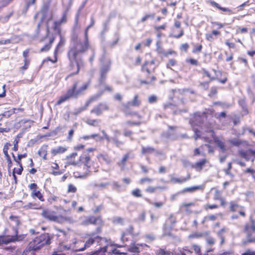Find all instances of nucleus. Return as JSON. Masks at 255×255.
Instances as JSON below:
<instances>
[{
  "instance_id": "1",
  "label": "nucleus",
  "mask_w": 255,
  "mask_h": 255,
  "mask_svg": "<svg viewBox=\"0 0 255 255\" xmlns=\"http://www.w3.org/2000/svg\"><path fill=\"white\" fill-rule=\"evenodd\" d=\"M79 84L78 81H74L72 86L67 90L66 93L59 98L56 105H60L71 98L76 99L80 95H83L85 91L88 89L90 82L84 83L81 86H79Z\"/></svg>"
},
{
  "instance_id": "2",
  "label": "nucleus",
  "mask_w": 255,
  "mask_h": 255,
  "mask_svg": "<svg viewBox=\"0 0 255 255\" xmlns=\"http://www.w3.org/2000/svg\"><path fill=\"white\" fill-rule=\"evenodd\" d=\"M102 232V228L99 227L96 228L95 232H91L85 235V239L86 241L84 244L83 247L79 248V246L82 242H77L76 243V251H82L85 249L90 248L95 243H96L98 245H100L103 243L106 242L107 239L105 238L99 236L98 234L101 233Z\"/></svg>"
},
{
  "instance_id": "3",
  "label": "nucleus",
  "mask_w": 255,
  "mask_h": 255,
  "mask_svg": "<svg viewBox=\"0 0 255 255\" xmlns=\"http://www.w3.org/2000/svg\"><path fill=\"white\" fill-rule=\"evenodd\" d=\"M90 47L89 40H79L69 48L67 54L69 60H76L78 55L87 52Z\"/></svg>"
},
{
  "instance_id": "4",
  "label": "nucleus",
  "mask_w": 255,
  "mask_h": 255,
  "mask_svg": "<svg viewBox=\"0 0 255 255\" xmlns=\"http://www.w3.org/2000/svg\"><path fill=\"white\" fill-rule=\"evenodd\" d=\"M141 105V101L138 95H135L131 101L126 103H123L121 105V111L126 116H136L138 120H141L142 117L137 112L130 111V107H139Z\"/></svg>"
},
{
  "instance_id": "5",
  "label": "nucleus",
  "mask_w": 255,
  "mask_h": 255,
  "mask_svg": "<svg viewBox=\"0 0 255 255\" xmlns=\"http://www.w3.org/2000/svg\"><path fill=\"white\" fill-rule=\"evenodd\" d=\"M42 217L50 222H54L59 224H63L70 221V218L62 215H57L54 211L45 208L41 213Z\"/></svg>"
},
{
  "instance_id": "6",
  "label": "nucleus",
  "mask_w": 255,
  "mask_h": 255,
  "mask_svg": "<svg viewBox=\"0 0 255 255\" xmlns=\"http://www.w3.org/2000/svg\"><path fill=\"white\" fill-rule=\"evenodd\" d=\"M69 61V64L66 69V72L68 73L65 77L66 80L73 76L79 74L81 67L84 66V62L81 58L79 60L77 58L76 60H71Z\"/></svg>"
},
{
  "instance_id": "7",
  "label": "nucleus",
  "mask_w": 255,
  "mask_h": 255,
  "mask_svg": "<svg viewBox=\"0 0 255 255\" xmlns=\"http://www.w3.org/2000/svg\"><path fill=\"white\" fill-rule=\"evenodd\" d=\"M229 209L231 212L235 213L238 212V214H233L231 216V219L233 220L238 219L239 216L244 218L247 216L245 207L240 205L236 201H231L230 202Z\"/></svg>"
},
{
  "instance_id": "8",
  "label": "nucleus",
  "mask_w": 255,
  "mask_h": 255,
  "mask_svg": "<svg viewBox=\"0 0 255 255\" xmlns=\"http://www.w3.org/2000/svg\"><path fill=\"white\" fill-rule=\"evenodd\" d=\"M211 27L214 28L216 27V29H213L211 32L206 33L205 37L208 41H213L215 39L221 35V31L220 29L223 28L224 26V24L217 21H211Z\"/></svg>"
},
{
  "instance_id": "9",
  "label": "nucleus",
  "mask_w": 255,
  "mask_h": 255,
  "mask_svg": "<svg viewBox=\"0 0 255 255\" xmlns=\"http://www.w3.org/2000/svg\"><path fill=\"white\" fill-rule=\"evenodd\" d=\"M80 165L83 164L89 172L96 171L97 170V164L92 160L88 153H83L80 156Z\"/></svg>"
},
{
  "instance_id": "10",
  "label": "nucleus",
  "mask_w": 255,
  "mask_h": 255,
  "mask_svg": "<svg viewBox=\"0 0 255 255\" xmlns=\"http://www.w3.org/2000/svg\"><path fill=\"white\" fill-rule=\"evenodd\" d=\"M28 187L31 191L30 196L33 199H38L41 202L45 201L43 194L39 189V187L36 183H30L28 185Z\"/></svg>"
},
{
  "instance_id": "11",
  "label": "nucleus",
  "mask_w": 255,
  "mask_h": 255,
  "mask_svg": "<svg viewBox=\"0 0 255 255\" xmlns=\"http://www.w3.org/2000/svg\"><path fill=\"white\" fill-rule=\"evenodd\" d=\"M199 72L202 74V79H204L205 77L209 78V81H203L200 82L199 83L200 86L203 88L204 90H207L209 88L210 83L215 80L216 78L212 76L210 72L204 68H202Z\"/></svg>"
},
{
  "instance_id": "12",
  "label": "nucleus",
  "mask_w": 255,
  "mask_h": 255,
  "mask_svg": "<svg viewBox=\"0 0 255 255\" xmlns=\"http://www.w3.org/2000/svg\"><path fill=\"white\" fill-rule=\"evenodd\" d=\"M184 34L183 28L181 27V21L176 20L174 25L171 28V36L174 38L178 39Z\"/></svg>"
},
{
  "instance_id": "13",
  "label": "nucleus",
  "mask_w": 255,
  "mask_h": 255,
  "mask_svg": "<svg viewBox=\"0 0 255 255\" xmlns=\"http://www.w3.org/2000/svg\"><path fill=\"white\" fill-rule=\"evenodd\" d=\"M67 166H80V156H78L77 152H72L67 155L65 158Z\"/></svg>"
},
{
  "instance_id": "14",
  "label": "nucleus",
  "mask_w": 255,
  "mask_h": 255,
  "mask_svg": "<svg viewBox=\"0 0 255 255\" xmlns=\"http://www.w3.org/2000/svg\"><path fill=\"white\" fill-rule=\"evenodd\" d=\"M109 110L110 107L107 103L101 102L91 110L90 113L95 114L97 116H99L102 115L103 112L108 111Z\"/></svg>"
},
{
  "instance_id": "15",
  "label": "nucleus",
  "mask_w": 255,
  "mask_h": 255,
  "mask_svg": "<svg viewBox=\"0 0 255 255\" xmlns=\"http://www.w3.org/2000/svg\"><path fill=\"white\" fill-rule=\"evenodd\" d=\"M112 62L109 60L107 63L103 64L99 71V81L100 83L104 82L107 77V75L111 69Z\"/></svg>"
},
{
  "instance_id": "16",
  "label": "nucleus",
  "mask_w": 255,
  "mask_h": 255,
  "mask_svg": "<svg viewBox=\"0 0 255 255\" xmlns=\"http://www.w3.org/2000/svg\"><path fill=\"white\" fill-rule=\"evenodd\" d=\"M104 221L103 220L101 216H89L86 217L82 222V225L84 226H88L89 225H103L104 224Z\"/></svg>"
},
{
  "instance_id": "17",
  "label": "nucleus",
  "mask_w": 255,
  "mask_h": 255,
  "mask_svg": "<svg viewBox=\"0 0 255 255\" xmlns=\"http://www.w3.org/2000/svg\"><path fill=\"white\" fill-rule=\"evenodd\" d=\"M22 238L21 236H4L0 235V246L3 245H7L12 242L19 241L22 240Z\"/></svg>"
},
{
  "instance_id": "18",
  "label": "nucleus",
  "mask_w": 255,
  "mask_h": 255,
  "mask_svg": "<svg viewBox=\"0 0 255 255\" xmlns=\"http://www.w3.org/2000/svg\"><path fill=\"white\" fill-rule=\"evenodd\" d=\"M29 52V49H26L22 52L24 65L19 67V71L22 74L28 69L30 64V59L28 58Z\"/></svg>"
},
{
  "instance_id": "19",
  "label": "nucleus",
  "mask_w": 255,
  "mask_h": 255,
  "mask_svg": "<svg viewBox=\"0 0 255 255\" xmlns=\"http://www.w3.org/2000/svg\"><path fill=\"white\" fill-rule=\"evenodd\" d=\"M242 232L244 235L255 233V220L250 219L249 222L245 223L242 228Z\"/></svg>"
},
{
  "instance_id": "20",
  "label": "nucleus",
  "mask_w": 255,
  "mask_h": 255,
  "mask_svg": "<svg viewBox=\"0 0 255 255\" xmlns=\"http://www.w3.org/2000/svg\"><path fill=\"white\" fill-rule=\"evenodd\" d=\"M37 238L43 248L45 246H48L51 244V241L53 238V235H51L48 233H44L37 236Z\"/></svg>"
},
{
  "instance_id": "21",
  "label": "nucleus",
  "mask_w": 255,
  "mask_h": 255,
  "mask_svg": "<svg viewBox=\"0 0 255 255\" xmlns=\"http://www.w3.org/2000/svg\"><path fill=\"white\" fill-rule=\"evenodd\" d=\"M9 225L14 229L15 235H17L18 228L21 224L20 217L18 216L11 215L9 217Z\"/></svg>"
},
{
  "instance_id": "22",
  "label": "nucleus",
  "mask_w": 255,
  "mask_h": 255,
  "mask_svg": "<svg viewBox=\"0 0 255 255\" xmlns=\"http://www.w3.org/2000/svg\"><path fill=\"white\" fill-rule=\"evenodd\" d=\"M156 67L157 65L153 60L147 61L142 65L141 71L142 72L154 73Z\"/></svg>"
},
{
  "instance_id": "23",
  "label": "nucleus",
  "mask_w": 255,
  "mask_h": 255,
  "mask_svg": "<svg viewBox=\"0 0 255 255\" xmlns=\"http://www.w3.org/2000/svg\"><path fill=\"white\" fill-rule=\"evenodd\" d=\"M99 246V249L94 252L91 255H105L108 248L112 246V244L110 240H107L106 242L103 243Z\"/></svg>"
},
{
  "instance_id": "24",
  "label": "nucleus",
  "mask_w": 255,
  "mask_h": 255,
  "mask_svg": "<svg viewBox=\"0 0 255 255\" xmlns=\"http://www.w3.org/2000/svg\"><path fill=\"white\" fill-rule=\"evenodd\" d=\"M144 79H141L140 83L141 84L149 85L152 84L156 80V77L154 73L148 72H142Z\"/></svg>"
},
{
  "instance_id": "25",
  "label": "nucleus",
  "mask_w": 255,
  "mask_h": 255,
  "mask_svg": "<svg viewBox=\"0 0 255 255\" xmlns=\"http://www.w3.org/2000/svg\"><path fill=\"white\" fill-rule=\"evenodd\" d=\"M195 205L196 204L194 202L183 203L179 206V211L186 214H191L193 213L191 207L195 206Z\"/></svg>"
},
{
  "instance_id": "26",
  "label": "nucleus",
  "mask_w": 255,
  "mask_h": 255,
  "mask_svg": "<svg viewBox=\"0 0 255 255\" xmlns=\"http://www.w3.org/2000/svg\"><path fill=\"white\" fill-rule=\"evenodd\" d=\"M245 238L241 242V246H246L250 244H255V233H249L245 234Z\"/></svg>"
},
{
  "instance_id": "27",
  "label": "nucleus",
  "mask_w": 255,
  "mask_h": 255,
  "mask_svg": "<svg viewBox=\"0 0 255 255\" xmlns=\"http://www.w3.org/2000/svg\"><path fill=\"white\" fill-rule=\"evenodd\" d=\"M212 190H215L213 199L215 201H220V206L225 207L227 205V202L225 199L222 197V191L216 187L212 188Z\"/></svg>"
},
{
  "instance_id": "28",
  "label": "nucleus",
  "mask_w": 255,
  "mask_h": 255,
  "mask_svg": "<svg viewBox=\"0 0 255 255\" xmlns=\"http://www.w3.org/2000/svg\"><path fill=\"white\" fill-rule=\"evenodd\" d=\"M37 237H35L33 240L29 242L27 247V250L29 251H36L42 248Z\"/></svg>"
},
{
  "instance_id": "29",
  "label": "nucleus",
  "mask_w": 255,
  "mask_h": 255,
  "mask_svg": "<svg viewBox=\"0 0 255 255\" xmlns=\"http://www.w3.org/2000/svg\"><path fill=\"white\" fill-rule=\"evenodd\" d=\"M212 133V138L214 142L221 149L223 152L227 150L226 145L223 141L220 140L216 135L215 131L213 129L210 131Z\"/></svg>"
},
{
  "instance_id": "30",
  "label": "nucleus",
  "mask_w": 255,
  "mask_h": 255,
  "mask_svg": "<svg viewBox=\"0 0 255 255\" xmlns=\"http://www.w3.org/2000/svg\"><path fill=\"white\" fill-rule=\"evenodd\" d=\"M58 34L59 35L60 39L54 49L55 55L58 54L60 49L64 47L66 43V39L65 37L62 35L60 29H58Z\"/></svg>"
},
{
  "instance_id": "31",
  "label": "nucleus",
  "mask_w": 255,
  "mask_h": 255,
  "mask_svg": "<svg viewBox=\"0 0 255 255\" xmlns=\"http://www.w3.org/2000/svg\"><path fill=\"white\" fill-rule=\"evenodd\" d=\"M68 150V147L66 146H59L51 150V154L53 156L64 153Z\"/></svg>"
},
{
  "instance_id": "32",
  "label": "nucleus",
  "mask_w": 255,
  "mask_h": 255,
  "mask_svg": "<svg viewBox=\"0 0 255 255\" xmlns=\"http://www.w3.org/2000/svg\"><path fill=\"white\" fill-rule=\"evenodd\" d=\"M209 3L212 6L216 7L217 8H218V9H219L222 11L226 12L229 15L232 14L234 13V12L232 9H230L228 7H222L215 1L211 0L209 1Z\"/></svg>"
},
{
  "instance_id": "33",
  "label": "nucleus",
  "mask_w": 255,
  "mask_h": 255,
  "mask_svg": "<svg viewBox=\"0 0 255 255\" xmlns=\"http://www.w3.org/2000/svg\"><path fill=\"white\" fill-rule=\"evenodd\" d=\"M207 163H208V160L206 158H203L195 162L192 166V167L197 171H201L203 169V167Z\"/></svg>"
},
{
  "instance_id": "34",
  "label": "nucleus",
  "mask_w": 255,
  "mask_h": 255,
  "mask_svg": "<svg viewBox=\"0 0 255 255\" xmlns=\"http://www.w3.org/2000/svg\"><path fill=\"white\" fill-rule=\"evenodd\" d=\"M99 97V96L98 95H94L90 97L85 102L84 106L79 110V113L86 110L91 105L93 102L96 101L98 100Z\"/></svg>"
},
{
  "instance_id": "35",
  "label": "nucleus",
  "mask_w": 255,
  "mask_h": 255,
  "mask_svg": "<svg viewBox=\"0 0 255 255\" xmlns=\"http://www.w3.org/2000/svg\"><path fill=\"white\" fill-rule=\"evenodd\" d=\"M48 144L42 145L38 151V155L41 157L43 160H47L48 154Z\"/></svg>"
},
{
  "instance_id": "36",
  "label": "nucleus",
  "mask_w": 255,
  "mask_h": 255,
  "mask_svg": "<svg viewBox=\"0 0 255 255\" xmlns=\"http://www.w3.org/2000/svg\"><path fill=\"white\" fill-rule=\"evenodd\" d=\"M55 37L52 36L49 38L48 42L45 44L42 47H41L39 50L40 52H46L50 50L51 49L52 44L55 41Z\"/></svg>"
},
{
  "instance_id": "37",
  "label": "nucleus",
  "mask_w": 255,
  "mask_h": 255,
  "mask_svg": "<svg viewBox=\"0 0 255 255\" xmlns=\"http://www.w3.org/2000/svg\"><path fill=\"white\" fill-rule=\"evenodd\" d=\"M191 179V176L189 174H188L185 177L178 178L174 177H171L170 181L171 183L173 184L178 183L182 184L183 183L186 182L187 181Z\"/></svg>"
},
{
  "instance_id": "38",
  "label": "nucleus",
  "mask_w": 255,
  "mask_h": 255,
  "mask_svg": "<svg viewBox=\"0 0 255 255\" xmlns=\"http://www.w3.org/2000/svg\"><path fill=\"white\" fill-rule=\"evenodd\" d=\"M199 190H203V186L199 185V186H194L190 187H186V188L183 189L180 192V193L181 194H184L186 192L192 193L195 191Z\"/></svg>"
},
{
  "instance_id": "39",
  "label": "nucleus",
  "mask_w": 255,
  "mask_h": 255,
  "mask_svg": "<svg viewBox=\"0 0 255 255\" xmlns=\"http://www.w3.org/2000/svg\"><path fill=\"white\" fill-rule=\"evenodd\" d=\"M142 59L140 56H137L135 58H131L129 61V66L133 68L140 65Z\"/></svg>"
},
{
  "instance_id": "40",
  "label": "nucleus",
  "mask_w": 255,
  "mask_h": 255,
  "mask_svg": "<svg viewBox=\"0 0 255 255\" xmlns=\"http://www.w3.org/2000/svg\"><path fill=\"white\" fill-rule=\"evenodd\" d=\"M25 210H40L42 208L41 206L38 204L34 202H29L23 206Z\"/></svg>"
},
{
  "instance_id": "41",
  "label": "nucleus",
  "mask_w": 255,
  "mask_h": 255,
  "mask_svg": "<svg viewBox=\"0 0 255 255\" xmlns=\"http://www.w3.org/2000/svg\"><path fill=\"white\" fill-rule=\"evenodd\" d=\"M139 246H142V245L136 244L135 243L131 244L128 248V250L131 253H139L140 252V248Z\"/></svg>"
},
{
  "instance_id": "42",
  "label": "nucleus",
  "mask_w": 255,
  "mask_h": 255,
  "mask_svg": "<svg viewBox=\"0 0 255 255\" xmlns=\"http://www.w3.org/2000/svg\"><path fill=\"white\" fill-rule=\"evenodd\" d=\"M129 153H127L124 154L121 160L117 163V165L122 169H124L126 165V162L129 158Z\"/></svg>"
},
{
  "instance_id": "43",
  "label": "nucleus",
  "mask_w": 255,
  "mask_h": 255,
  "mask_svg": "<svg viewBox=\"0 0 255 255\" xmlns=\"http://www.w3.org/2000/svg\"><path fill=\"white\" fill-rule=\"evenodd\" d=\"M238 153L240 156L244 158L246 160L249 161L250 160V156L251 155L249 152V149L248 150H239Z\"/></svg>"
},
{
  "instance_id": "44",
  "label": "nucleus",
  "mask_w": 255,
  "mask_h": 255,
  "mask_svg": "<svg viewBox=\"0 0 255 255\" xmlns=\"http://www.w3.org/2000/svg\"><path fill=\"white\" fill-rule=\"evenodd\" d=\"M100 121L98 119H92L90 118H87L85 122L89 126L92 127H97Z\"/></svg>"
},
{
  "instance_id": "45",
  "label": "nucleus",
  "mask_w": 255,
  "mask_h": 255,
  "mask_svg": "<svg viewBox=\"0 0 255 255\" xmlns=\"http://www.w3.org/2000/svg\"><path fill=\"white\" fill-rule=\"evenodd\" d=\"M27 154L26 153H24L23 154H18L17 155V157H15L13 153H12V157L15 162L17 164V165H20L22 164L21 159L23 158H25L27 156Z\"/></svg>"
},
{
  "instance_id": "46",
  "label": "nucleus",
  "mask_w": 255,
  "mask_h": 255,
  "mask_svg": "<svg viewBox=\"0 0 255 255\" xmlns=\"http://www.w3.org/2000/svg\"><path fill=\"white\" fill-rule=\"evenodd\" d=\"M15 108H13L8 111L4 112L3 113L0 114V115L4 119H8L11 117V115L15 113Z\"/></svg>"
},
{
  "instance_id": "47",
  "label": "nucleus",
  "mask_w": 255,
  "mask_h": 255,
  "mask_svg": "<svg viewBox=\"0 0 255 255\" xmlns=\"http://www.w3.org/2000/svg\"><path fill=\"white\" fill-rule=\"evenodd\" d=\"M51 168L56 170L53 171L52 174L54 175H58L62 173V172L59 170V166L58 164L56 162H52L51 165Z\"/></svg>"
},
{
  "instance_id": "48",
  "label": "nucleus",
  "mask_w": 255,
  "mask_h": 255,
  "mask_svg": "<svg viewBox=\"0 0 255 255\" xmlns=\"http://www.w3.org/2000/svg\"><path fill=\"white\" fill-rule=\"evenodd\" d=\"M155 151V149L150 146L141 147V153L142 154H151Z\"/></svg>"
},
{
  "instance_id": "49",
  "label": "nucleus",
  "mask_w": 255,
  "mask_h": 255,
  "mask_svg": "<svg viewBox=\"0 0 255 255\" xmlns=\"http://www.w3.org/2000/svg\"><path fill=\"white\" fill-rule=\"evenodd\" d=\"M98 158L99 160L107 163H110L111 162L110 157L107 154H100L98 156Z\"/></svg>"
},
{
  "instance_id": "50",
  "label": "nucleus",
  "mask_w": 255,
  "mask_h": 255,
  "mask_svg": "<svg viewBox=\"0 0 255 255\" xmlns=\"http://www.w3.org/2000/svg\"><path fill=\"white\" fill-rule=\"evenodd\" d=\"M171 230L172 227L171 226H168L167 225H164L163 228V235L165 236H172V235L171 233Z\"/></svg>"
},
{
  "instance_id": "51",
  "label": "nucleus",
  "mask_w": 255,
  "mask_h": 255,
  "mask_svg": "<svg viewBox=\"0 0 255 255\" xmlns=\"http://www.w3.org/2000/svg\"><path fill=\"white\" fill-rule=\"evenodd\" d=\"M203 49V45L201 43H197L194 45L192 49V53L194 54L199 53L201 52Z\"/></svg>"
},
{
  "instance_id": "52",
  "label": "nucleus",
  "mask_w": 255,
  "mask_h": 255,
  "mask_svg": "<svg viewBox=\"0 0 255 255\" xmlns=\"http://www.w3.org/2000/svg\"><path fill=\"white\" fill-rule=\"evenodd\" d=\"M131 194L134 197L141 198L142 197L141 191L139 188H135L131 191Z\"/></svg>"
},
{
  "instance_id": "53",
  "label": "nucleus",
  "mask_w": 255,
  "mask_h": 255,
  "mask_svg": "<svg viewBox=\"0 0 255 255\" xmlns=\"http://www.w3.org/2000/svg\"><path fill=\"white\" fill-rule=\"evenodd\" d=\"M217 218V217L215 215H210L205 217L202 221V224H204L205 223L208 222L209 221H214Z\"/></svg>"
},
{
  "instance_id": "54",
  "label": "nucleus",
  "mask_w": 255,
  "mask_h": 255,
  "mask_svg": "<svg viewBox=\"0 0 255 255\" xmlns=\"http://www.w3.org/2000/svg\"><path fill=\"white\" fill-rule=\"evenodd\" d=\"M171 254V252L162 248H159L155 252L156 255H170Z\"/></svg>"
},
{
  "instance_id": "55",
  "label": "nucleus",
  "mask_w": 255,
  "mask_h": 255,
  "mask_svg": "<svg viewBox=\"0 0 255 255\" xmlns=\"http://www.w3.org/2000/svg\"><path fill=\"white\" fill-rule=\"evenodd\" d=\"M249 29L247 27H237L236 30V34H246L248 32Z\"/></svg>"
},
{
  "instance_id": "56",
  "label": "nucleus",
  "mask_w": 255,
  "mask_h": 255,
  "mask_svg": "<svg viewBox=\"0 0 255 255\" xmlns=\"http://www.w3.org/2000/svg\"><path fill=\"white\" fill-rule=\"evenodd\" d=\"M244 174H250L255 180V169L253 168L249 167L243 171Z\"/></svg>"
},
{
  "instance_id": "57",
  "label": "nucleus",
  "mask_w": 255,
  "mask_h": 255,
  "mask_svg": "<svg viewBox=\"0 0 255 255\" xmlns=\"http://www.w3.org/2000/svg\"><path fill=\"white\" fill-rule=\"evenodd\" d=\"M214 112L215 110L213 109H206L205 111L202 113V116L207 118L208 116H213Z\"/></svg>"
},
{
  "instance_id": "58",
  "label": "nucleus",
  "mask_w": 255,
  "mask_h": 255,
  "mask_svg": "<svg viewBox=\"0 0 255 255\" xmlns=\"http://www.w3.org/2000/svg\"><path fill=\"white\" fill-rule=\"evenodd\" d=\"M155 17V14L154 13L146 14L144 15L140 19V22H144L149 19H152Z\"/></svg>"
},
{
  "instance_id": "59",
  "label": "nucleus",
  "mask_w": 255,
  "mask_h": 255,
  "mask_svg": "<svg viewBox=\"0 0 255 255\" xmlns=\"http://www.w3.org/2000/svg\"><path fill=\"white\" fill-rule=\"evenodd\" d=\"M111 140L113 143L118 147L124 144V142L121 141L116 136H114Z\"/></svg>"
},
{
  "instance_id": "60",
  "label": "nucleus",
  "mask_w": 255,
  "mask_h": 255,
  "mask_svg": "<svg viewBox=\"0 0 255 255\" xmlns=\"http://www.w3.org/2000/svg\"><path fill=\"white\" fill-rule=\"evenodd\" d=\"M189 47V44L188 43L186 42L184 43H182L180 45L179 49L181 52L187 53L188 51Z\"/></svg>"
},
{
  "instance_id": "61",
  "label": "nucleus",
  "mask_w": 255,
  "mask_h": 255,
  "mask_svg": "<svg viewBox=\"0 0 255 255\" xmlns=\"http://www.w3.org/2000/svg\"><path fill=\"white\" fill-rule=\"evenodd\" d=\"M186 63L193 66H198L199 65V61L197 59L192 58L187 59L186 60Z\"/></svg>"
},
{
  "instance_id": "62",
  "label": "nucleus",
  "mask_w": 255,
  "mask_h": 255,
  "mask_svg": "<svg viewBox=\"0 0 255 255\" xmlns=\"http://www.w3.org/2000/svg\"><path fill=\"white\" fill-rule=\"evenodd\" d=\"M126 124L129 127L139 126L141 124V122L139 120L137 121L128 120L126 122Z\"/></svg>"
},
{
  "instance_id": "63",
  "label": "nucleus",
  "mask_w": 255,
  "mask_h": 255,
  "mask_svg": "<svg viewBox=\"0 0 255 255\" xmlns=\"http://www.w3.org/2000/svg\"><path fill=\"white\" fill-rule=\"evenodd\" d=\"M77 191V187L72 184H69L68 185L67 192L68 193H75Z\"/></svg>"
},
{
  "instance_id": "64",
  "label": "nucleus",
  "mask_w": 255,
  "mask_h": 255,
  "mask_svg": "<svg viewBox=\"0 0 255 255\" xmlns=\"http://www.w3.org/2000/svg\"><path fill=\"white\" fill-rule=\"evenodd\" d=\"M192 249L198 255H201V248L199 245L194 244L192 246Z\"/></svg>"
}]
</instances>
